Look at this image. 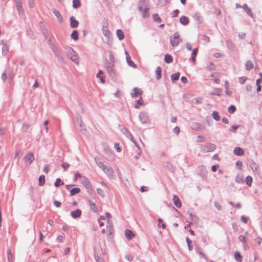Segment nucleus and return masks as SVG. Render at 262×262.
Segmentation results:
<instances>
[{
  "instance_id": "1a4fd4ad",
  "label": "nucleus",
  "mask_w": 262,
  "mask_h": 262,
  "mask_svg": "<svg viewBox=\"0 0 262 262\" xmlns=\"http://www.w3.org/2000/svg\"><path fill=\"white\" fill-rule=\"evenodd\" d=\"M88 203L89 204L91 210H92L95 213H97L99 212L98 207L94 202L89 200L88 201Z\"/></svg>"
},
{
  "instance_id": "37998d69",
  "label": "nucleus",
  "mask_w": 262,
  "mask_h": 262,
  "mask_svg": "<svg viewBox=\"0 0 262 262\" xmlns=\"http://www.w3.org/2000/svg\"><path fill=\"white\" fill-rule=\"evenodd\" d=\"M109 59L111 61V63L113 64V66H114L115 59L114 57L112 51L108 52Z\"/></svg>"
},
{
  "instance_id": "423d86ee",
  "label": "nucleus",
  "mask_w": 262,
  "mask_h": 262,
  "mask_svg": "<svg viewBox=\"0 0 262 262\" xmlns=\"http://www.w3.org/2000/svg\"><path fill=\"white\" fill-rule=\"evenodd\" d=\"M102 32L103 34L108 38H110L111 35V32L108 29V25L106 21H103L102 26Z\"/></svg>"
},
{
  "instance_id": "5fc2aeb1",
  "label": "nucleus",
  "mask_w": 262,
  "mask_h": 262,
  "mask_svg": "<svg viewBox=\"0 0 262 262\" xmlns=\"http://www.w3.org/2000/svg\"><path fill=\"white\" fill-rule=\"evenodd\" d=\"M239 125H232L230 127L229 130L232 132H235L236 130L239 128Z\"/></svg>"
},
{
  "instance_id": "de8ad7c7",
  "label": "nucleus",
  "mask_w": 262,
  "mask_h": 262,
  "mask_svg": "<svg viewBox=\"0 0 262 262\" xmlns=\"http://www.w3.org/2000/svg\"><path fill=\"white\" fill-rule=\"evenodd\" d=\"M235 181L238 183H244L245 182V181L244 180L243 177L239 176H237L236 177Z\"/></svg>"
},
{
  "instance_id": "3c124183",
  "label": "nucleus",
  "mask_w": 262,
  "mask_h": 262,
  "mask_svg": "<svg viewBox=\"0 0 262 262\" xmlns=\"http://www.w3.org/2000/svg\"><path fill=\"white\" fill-rule=\"evenodd\" d=\"M55 55L57 57V58L59 59V60H60V61L63 60V58L60 51L59 52H58L57 53L55 54Z\"/></svg>"
},
{
  "instance_id": "0eeeda50",
  "label": "nucleus",
  "mask_w": 262,
  "mask_h": 262,
  "mask_svg": "<svg viewBox=\"0 0 262 262\" xmlns=\"http://www.w3.org/2000/svg\"><path fill=\"white\" fill-rule=\"evenodd\" d=\"M216 146L212 143H209L207 145L203 146V150L205 152H211L215 150Z\"/></svg>"
},
{
  "instance_id": "69168bd1",
  "label": "nucleus",
  "mask_w": 262,
  "mask_h": 262,
  "mask_svg": "<svg viewBox=\"0 0 262 262\" xmlns=\"http://www.w3.org/2000/svg\"><path fill=\"white\" fill-rule=\"evenodd\" d=\"M214 206L218 210H221L222 209V206L217 202H215L214 203Z\"/></svg>"
},
{
  "instance_id": "72a5a7b5",
  "label": "nucleus",
  "mask_w": 262,
  "mask_h": 262,
  "mask_svg": "<svg viewBox=\"0 0 262 262\" xmlns=\"http://www.w3.org/2000/svg\"><path fill=\"white\" fill-rule=\"evenodd\" d=\"M252 181H253V179H252V178L251 176H248L246 178L245 182L248 186H249V187L251 186Z\"/></svg>"
},
{
  "instance_id": "412c9836",
  "label": "nucleus",
  "mask_w": 262,
  "mask_h": 262,
  "mask_svg": "<svg viewBox=\"0 0 262 262\" xmlns=\"http://www.w3.org/2000/svg\"><path fill=\"white\" fill-rule=\"evenodd\" d=\"M95 161L98 166L101 169H103V167H104L105 165L103 164V163L101 161V159L99 157H95Z\"/></svg>"
},
{
  "instance_id": "e2e57ef3",
  "label": "nucleus",
  "mask_w": 262,
  "mask_h": 262,
  "mask_svg": "<svg viewBox=\"0 0 262 262\" xmlns=\"http://www.w3.org/2000/svg\"><path fill=\"white\" fill-rule=\"evenodd\" d=\"M62 167H63L64 171H66L68 167L70 166V165L68 163H62L61 164Z\"/></svg>"
},
{
  "instance_id": "13d9d810",
  "label": "nucleus",
  "mask_w": 262,
  "mask_h": 262,
  "mask_svg": "<svg viewBox=\"0 0 262 262\" xmlns=\"http://www.w3.org/2000/svg\"><path fill=\"white\" fill-rule=\"evenodd\" d=\"M238 239L239 242H242L243 243H246V239L245 236L244 235H241L238 236Z\"/></svg>"
},
{
  "instance_id": "9b49d317",
  "label": "nucleus",
  "mask_w": 262,
  "mask_h": 262,
  "mask_svg": "<svg viewBox=\"0 0 262 262\" xmlns=\"http://www.w3.org/2000/svg\"><path fill=\"white\" fill-rule=\"evenodd\" d=\"M172 200H173V204L177 207L180 208L181 207V206H182L181 202L180 200L179 199V197L177 195H173Z\"/></svg>"
},
{
  "instance_id": "f03ea898",
  "label": "nucleus",
  "mask_w": 262,
  "mask_h": 262,
  "mask_svg": "<svg viewBox=\"0 0 262 262\" xmlns=\"http://www.w3.org/2000/svg\"><path fill=\"white\" fill-rule=\"evenodd\" d=\"M26 166L30 165L32 162L34 160V154L32 152H29L23 158Z\"/></svg>"
},
{
  "instance_id": "c756f323",
  "label": "nucleus",
  "mask_w": 262,
  "mask_h": 262,
  "mask_svg": "<svg viewBox=\"0 0 262 262\" xmlns=\"http://www.w3.org/2000/svg\"><path fill=\"white\" fill-rule=\"evenodd\" d=\"M45 181H46L45 176L44 175L40 176L38 178V182H39L38 185L40 186H42L45 183Z\"/></svg>"
},
{
  "instance_id": "a211bd4d",
  "label": "nucleus",
  "mask_w": 262,
  "mask_h": 262,
  "mask_svg": "<svg viewBox=\"0 0 262 262\" xmlns=\"http://www.w3.org/2000/svg\"><path fill=\"white\" fill-rule=\"evenodd\" d=\"M180 22L183 25H187L189 24V18L185 16H182L180 18Z\"/></svg>"
},
{
  "instance_id": "ddd939ff",
  "label": "nucleus",
  "mask_w": 262,
  "mask_h": 262,
  "mask_svg": "<svg viewBox=\"0 0 262 262\" xmlns=\"http://www.w3.org/2000/svg\"><path fill=\"white\" fill-rule=\"evenodd\" d=\"M72 217L74 219L79 217L81 215V211L79 209H77L71 212Z\"/></svg>"
},
{
  "instance_id": "79ce46f5",
  "label": "nucleus",
  "mask_w": 262,
  "mask_h": 262,
  "mask_svg": "<svg viewBox=\"0 0 262 262\" xmlns=\"http://www.w3.org/2000/svg\"><path fill=\"white\" fill-rule=\"evenodd\" d=\"M7 257L9 262H13L14 258L12 253L11 252L10 250L7 251Z\"/></svg>"
},
{
  "instance_id": "f704fd0d",
  "label": "nucleus",
  "mask_w": 262,
  "mask_h": 262,
  "mask_svg": "<svg viewBox=\"0 0 262 262\" xmlns=\"http://www.w3.org/2000/svg\"><path fill=\"white\" fill-rule=\"evenodd\" d=\"M81 5L80 0H73V7L74 9H77L80 7Z\"/></svg>"
},
{
  "instance_id": "6e6552de",
  "label": "nucleus",
  "mask_w": 262,
  "mask_h": 262,
  "mask_svg": "<svg viewBox=\"0 0 262 262\" xmlns=\"http://www.w3.org/2000/svg\"><path fill=\"white\" fill-rule=\"evenodd\" d=\"M125 55H126V61L127 62V64L129 66L133 67V68H136L137 66L136 64L131 59V57L129 56V54L128 53L127 51H125Z\"/></svg>"
},
{
  "instance_id": "cd10ccee",
  "label": "nucleus",
  "mask_w": 262,
  "mask_h": 262,
  "mask_svg": "<svg viewBox=\"0 0 262 262\" xmlns=\"http://www.w3.org/2000/svg\"><path fill=\"white\" fill-rule=\"evenodd\" d=\"M180 76V73L178 72L174 74H172L171 75V80L172 82H175L176 81L179 79Z\"/></svg>"
},
{
  "instance_id": "bf43d9fd",
  "label": "nucleus",
  "mask_w": 262,
  "mask_h": 262,
  "mask_svg": "<svg viewBox=\"0 0 262 262\" xmlns=\"http://www.w3.org/2000/svg\"><path fill=\"white\" fill-rule=\"evenodd\" d=\"M201 39L205 41H206V42H209V37L206 35H201Z\"/></svg>"
},
{
  "instance_id": "4468645a",
  "label": "nucleus",
  "mask_w": 262,
  "mask_h": 262,
  "mask_svg": "<svg viewBox=\"0 0 262 262\" xmlns=\"http://www.w3.org/2000/svg\"><path fill=\"white\" fill-rule=\"evenodd\" d=\"M233 152L235 155L241 156L244 154V150L240 147H236L234 149Z\"/></svg>"
},
{
  "instance_id": "7ed1b4c3",
  "label": "nucleus",
  "mask_w": 262,
  "mask_h": 262,
  "mask_svg": "<svg viewBox=\"0 0 262 262\" xmlns=\"http://www.w3.org/2000/svg\"><path fill=\"white\" fill-rule=\"evenodd\" d=\"M68 55L70 56L71 60L75 62L78 63V56L75 51L71 48H69L68 51Z\"/></svg>"
},
{
  "instance_id": "6e6d98bb",
  "label": "nucleus",
  "mask_w": 262,
  "mask_h": 262,
  "mask_svg": "<svg viewBox=\"0 0 262 262\" xmlns=\"http://www.w3.org/2000/svg\"><path fill=\"white\" fill-rule=\"evenodd\" d=\"M235 165L236 166V167L239 169H242V166H243V163L242 162L240 161H237L236 162V163H235Z\"/></svg>"
},
{
  "instance_id": "f3484780",
  "label": "nucleus",
  "mask_w": 262,
  "mask_h": 262,
  "mask_svg": "<svg viewBox=\"0 0 262 262\" xmlns=\"http://www.w3.org/2000/svg\"><path fill=\"white\" fill-rule=\"evenodd\" d=\"M198 52V48H195L193 49L192 52L191 53V57L190 59V60L192 61L193 62H194L196 60L195 56L197 55Z\"/></svg>"
},
{
  "instance_id": "338daca9",
  "label": "nucleus",
  "mask_w": 262,
  "mask_h": 262,
  "mask_svg": "<svg viewBox=\"0 0 262 262\" xmlns=\"http://www.w3.org/2000/svg\"><path fill=\"white\" fill-rule=\"evenodd\" d=\"M232 226L234 232H236L238 231V226L235 223H232Z\"/></svg>"
},
{
  "instance_id": "a878e982",
  "label": "nucleus",
  "mask_w": 262,
  "mask_h": 262,
  "mask_svg": "<svg viewBox=\"0 0 262 262\" xmlns=\"http://www.w3.org/2000/svg\"><path fill=\"white\" fill-rule=\"evenodd\" d=\"M172 60H173V57L171 55H170L169 54H166L165 55L164 61L166 63H170L172 62Z\"/></svg>"
},
{
  "instance_id": "c03bdc74",
  "label": "nucleus",
  "mask_w": 262,
  "mask_h": 262,
  "mask_svg": "<svg viewBox=\"0 0 262 262\" xmlns=\"http://www.w3.org/2000/svg\"><path fill=\"white\" fill-rule=\"evenodd\" d=\"M236 107L234 105H231L229 106L228 108V112L230 114H233L236 111Z\"/></svg>"
},
{
  "instance_id": "a19ab883",
  "label": "nucleus",
  "mask_w": 262,
  "mask_h": 262,
  "mask_svg": "<svg viewBox=\"0 0 262 262\" xmlns=\"http://www.w3.org/2000/svg\"><path fill=\"white\" fill-rule=\"evenodd\" d=\"M8 51V47L7 46V45L6 43H4L3 45V47H2V54H3V56L6 55Z\"/></svg>"
},
{
  "instance_id": "58836bf2",
  "label": "nucleus",
  "mask_w": 262,
  "mask_h": 262,
  "mask_svg": "<svg viewBox=\"0 0 262 262\" xmlns=\"http://www.w3.org/2000/svg\"><path fill=\"white\" fill-rule=\"evenodd\" d=\"M80 130L83 134H85L87 132V130L84 127V125L81 120H80Z\"/></svg>"
},
{
  "instance_id": "b1692460",
  "label": "nucleus",
  "mask_w": 262,
  "mask_h": 262,
  "mask_svg": "<svg viewBox=\"0 0 262 262\" xmlns=\"http://www.w3.org/2000/svg\"><path fill=\"white\" fill-rule=\"evenodd\" d=\"M161 68L160 67H157L156 69V78L159 80L161 78Z\"/></svg>"
},
{
  "instance_id": "2eb2a0df",
  "label": "nucleus",
  "mask_w": 262,
  "mask_h": 262,
  "mask_svg": "<svg viewBox=\"0 0 262 262\" xmlns=\"http://www.w3.org/2000/svg\"><path fill=\"white\" fill-rule=\"evenodd\" d=\"M16 7L20 15L24 14V10L22 7V4L21 2L18 1L16 2Z\"/></svg>"
},
{
  "instance_id": "dca6fc26",
  "label": "nucleus",
  "mask_w": 262,
  "mask_h": 262,
  "mask_svg": "<svg viewBox=\"0 0 262 262\" xmlns=\"http://www.w3.org/2000/svg\"><path fill=\"white\" fill-rule=\"evenodd\" d=\"M125 236L128 240L132 239L134 236L135 234L133 232L129 229H126L125 231Z\"/></svg>"
},
{
  "instance_id": "864d4df0",
  "label": "nucleus",
  "mask_w": 262,
  "mask_h": 262,
  "mask_svg": "<svg viewBox=\"0 0 262 262\" xmlns=\"http://www.w3.org/2000/svg\"><path fill=\"white\" fill-rule=\"evenodd\" d=\"M246 80L247 77L245 76H243L238 78V82L241 84L244 83Z\"/></svg>"
},
{
  "instance_id": "a18cd8bd",
  "label": "nucleus",
  "mask_w": 262,
  "mask_h": 262,
  "mask_svg": "<svg viewBox=\"0 0 262 262\" xmlns=\"http://www.w3.org/2000/svg\"><path fill=\"white\" fill-rule=\"evenodd\" d=\"M149 8H146L144 9V10L141 12H142V15L143 18H147L149 16V14L147 13L148 11Z\"/></svg>"
},
{
  "instance_id": "f257e3e1",
  "label": "nucleus",
  "mask_w": 262,
  "mask_h": 262,
  "mask_svg": "<svg viewBox=\"0 0 262 262\" xmlns=\"http://www.w3.org/2000/svg\"><path fill=\"white\" fill-rule=\"evenodd\" d=\"M182 41V39L180 38L179 33L177 32L173 35V37H171L170 39V43L172 47H175L180 44Z\"/></svg>"
},
{
  "instance_id": "aec40b11",
  "label": "nucleus",
  "mask_w": 262,
  "mask_h": 262,
  "mask_svg": "<svg viewBox=\"0 0 262 262\" xmlns=\"http://www.w3.org/2000/svg\"><path fill=\"white\" fill-rule=\"evenodd\" d=\"M53 12L54 14V15L57 17L58 21L60 23H62L63 21V18L60 12L56 9H54L53 10Z\"/></svg>"
},
{
  "instance_id": "4d7b16f0",
  "label": "nucleus",
  "mask_w": 262,
  "mask_h": 262,
  "mask_svg": "<svg viewBox=\"0 0 262 262\" xmlns=\"http://www.w3.org/2000/svg\"><path fill=\"white\" fill-rule=\"evenodd\" d=\"M50 47L54 54H56L59 51L58 48L54 45H52V46Z\"/></svg>"
},
{
  "instance_id": "9d476101",
  "label": "nucleus",
  "mask_w": 262,
  "mask_h": 262,
  "mask_svg": "<svg viewBox=\"0 0 262 262\" xmlns=\"http://www.w3.org/2000/svg\"><path fill=\"white\" fill-rule=\"evenodd\" d=\"M70 26L72 28H76L78 26L79 22L74 16H71L70 18Z\"/></svg>"
},
{
  "instance_id": "c85d7f7f",
  "label": "nucleus",
  "mask_w": 262,
  "mask_h": 262,
  "mask_svg": "<svg viewBox=\"0 0 262 262\" xmlns=\"http://www.w3.org/2000/svg\"><path fill=\"white\" fill-rule=\"evenodd\" d=\"M80 192V189L79 188H78V187L73 188L70 191V195L71 196H73V195H75L76 194H78Z\"/></svg>"
},
{
  "instance_id": "473e14b6",
  "label": "nucleus",
  "mask_w": 262,
  "mask_h": 262,
  "mask_svg": "<svg viewBox=\"0 0 262 262\" xmlns=\"http://www.w3.org/2000/svg\"><path fill=\"white\" fill-rule=\"evenodd\" d=\"M71 38L74 40H77L78 39V32L77 30H74L73 31L71 35Z\"/></svg>"
},
{
  "instance_id": "4be33fe9",
  "label": "nucleus",
  "mask_w": 262,
  "mask_h": 262,
  "mask_svg": "<svg viewBox=\"0 0 262 262\" xmlns=\"http://www.w3.org/2000/svg\"><path fill=\"white\" fill-rule=\"evenodd\" d=\"M193 17L194 19L197 21L199 24H201L203 21V18L201 14L199 12L195 13Z\"/></svg>"
},
{
  "instance_id": "49530a36",
  "label": "nucleus",
  "mask_w": 262,
  "mask_h": 262,
  "mask_svg": "<svg viewBox=\"0 0 262 262\" xmlns=\"http://www.w3.org/2000/svg\"><path fill=\"white\" fill-rule=\"evenodd\" d=\"M186 241L188 245L189 250L191 251L193 249V247L191 245V244L192 243L191 241L188 237H186Z\"/></svg>"
},
{
  "instance_id": "c9c22d12",
  "label": "nucleus",
  "mask_w": 262,
  "mask_h": 262,
  "mask_svg": "<svg viewBox=\"0 0 262 262\" xmlns=\"http://www.w3.org/2000/svg\"><path fill=\"white\" fill-rule=\"evenodd\" d=\"M124 129L125 132L124 133V134H126V136H127V135H128L129 136H130L132 137V138H131L132 141L136 144V146L138 148V149H140L139 146L137 144L136 141L134 140V138L133 137L130 133L125 128H124Z\"/></svg>"
},
{
  "instance_id": "680f3d73",
  "label": "nucleus",
  "mask_w": 262,
  "mask_h": 262,
  "mask_svg": "<svg viewBox=\"0 0 262 262\" xmlns=\"http://www.w3.org/2000/svg\"><path fill=\"white\" fill-rule=\"evenodd\" d=\"M245 11L246 12V13H247V14L250 16V17H253V14L252 12V11L251 10L248 8L247 9H246V10H245Z\"/></svg>"
},
{
  "instance_id": "2f4dec72",
  "label": "nucleus",
  "mask_w": 262,
  "mask_h": 262,
  "mask_svg": "<svg viewBox=\"0 0 262 262\" xmlns=\"http://www.w3.org/2000/svg\"><path fill=\"white\" fill-rule=\"evenodd\" d=\"M245 67L246 70L249 71L253 68V64L251 61L248 60L245 63Z\"/></svg>"
},
{
  "instance_id": "bb28decb",
  "label": "nucleus",
  "mask_w": 262,
  "mask_h": 262,
  "mask_svg": "<svg viewBox=\"0 0 262 262\" xmlns=\"http://www.w3.org/2000/svg\"><path fill=\"white\" fill-rule=\"evenodd\" d=\"M191 128L195 130H199L201 129V124L198 122H193L191 124Z\"/></svg>"
},
{
  "instance_id": "774afa93",
  "label": "nucleus",
  "mask_w": 262,
  "mask_h": 262,
  "mask_svg": "<svg viewBox=\"0 0 262 262\" xmlns=\"http://www.w3.org/2000/svg\"><path fill=\"white\" fill-rule=\"evenodd\" d=\"M95 257L97 262H102V259L98 255V254H95Z\"/></svg>"
},
{
  "instance_id": "e433bc0d",
  "label": "nucleus",
  "mask_w": 262,
  "mask_h": 262,
  "mask_svg": "<svg viewBox=\"0 0 262 262\" xmlns=\"http://www.w3.org/2000/svg\"><path fill=\"white\" fill-rule=\"evenodd\" d=\"M212 117L215 121H219L220 120V117L219 113L216 111H213L212 112Z\"/></svg>"
},
{
  "instance_id": "39448f33",
  "label": "nucleus",
  "mask_w": 262,
  "mask_h": 262,
  "mask_svg": "<svg viewBox=\"0 0 262 262\" xmlns=\"http://www.w3.org/2000/svg\"><path fill=\"white\" fill-rule=\"evenodd\" d=\"M81 183L87 189L88 192H90V191L92 190L91 184L86 177H83L81 181Z\"/></svg>"
},
{
  "instance_id": "ea45409f",
  "label": "nucleus",
  "mask_w": 262,
  "mask_h": 262,
  "mask_svg": "<svg viewBox=\"0 0 262 262\" xmlns=\"http://www.w3.org/2000/svg\"><path fill=\"white\" fill-rule=\"evenodd\" d=\"M152 18L154 21L157 22L158 23H160L161 21V19L157 13L154 14L152 15Z\"/></svg>"
},
{
  "instance_id": "6ab92c4d",
  "label": "nucleus",
  "mask_w": 262,
  "mask_h": 262,
  "mask_svg": "<svg viewBox=\"0 0 262 262\" xmlns=\"http://www.w3.org/2000/svg\"><path fill=\"white\" fill-rule=\"evenodd\" d=\"M103 171L108 176L112 175L113 169L112 168L108 166L105 165L104 167H103Z\"/></svg>"
},
{
  "instance_id": "f8f14e48",
  "label": "nucleus",
  "mask_w": 262,
  "mask_h": 262,
  "mask_svg": "<svg viewBox=\"0 0 262 262\" xmlns=\"http://www.w3.org/2000/svg\"><path fill=\"white\" fill-rule=\"evenodd\" d=\"M133 91V93H130V95L133 98H135L139 95H142V91L138 88H134Z\"/></svg>"
},
{
  "instance_id": "0e129e2a",
  "label": "nucleus",
  "mask_w": 262,
  "mask_h": 262,
  "mask_svg": "<svg viewBox=\"0 0 262 262\" xmlns=\"http://www.w3.org/2000/svg\"><path fill=\"white\" fill-rule=\"evenodd\" d=\"M1 78L2 79V80L3 81V82H5L6 80L7 79V76L6 75V71H5L4 72H3L2 74V76H1Z\"/></svg>"
},
{
  "instance_id": "603ef678",
  "label": "nucleus",
  "mask_w": 262,
  "mask_h": 262,
  "mask_svg": "<svg viewBox=\"0 0 262 262\" xmlns=\"http://www.w3.org/2000/svg\"><path fill=\"white\" fill-rule=\"evenodd\" d=\"M108 73L109 74L110 76L112 77H114L115 76V72L113 68H111L110 70L107 71Z\"/></svg>"
},
{
  "instance_id": "7c9ffc66",
  "label": "nucleus",
  "mask_w": 262,
  "mask_h": 262,
  "mask_svg": "<svg viewBox=\"0 0 262 262\" xmlns=\"http://www.w3.org/2000/svg\"><path fill=\"white\" fill-rule=\"evenodd\" d=\"M222 89L219 88H215L213 92H212L210 94L212 95H217L220 96L221 95Z\"/></svg>"
},
{
  "instance_id": "20e7f679",
  "label": "nucleus",
  "mask_w": 262,
  "mask_h": 262,
  "mask_svg": "<svg viewBox=\"0 0 262 262\" xmlns=\"http://www.w3.org/2000/svg\"><path fill=\"white\" fill-rule=\"evenodd\" d=\"M139 119L142 124H149L150 120L146 113L141 112L139 114Z\"/></svg>"
},
{
  "instance_id": "393cba45",
  "label": "nucleus",
  "mask_w": 262,
  "mask_h": 262,
  "mask_svg": "<svg viewBox=\"0 0 262 262\" xmlns=\"http://www.w3.org/2000/svg\"><path fill=\"white\" fill-rule=\"evenodd\" d=\"M234 258L237 261L241 262L243 260V256H242L240 252L238 251H235L234 252Z\"/></svg>"
},
{
  "instance_id": "5701e85b",
  "label": "nucleus",
  "mask_w": 262,
  "mask_h": 262,
  "mask_svg": "<svg viewBox=\"0 0 262 262\" xmlns=\"http://www.w3.org/2000/svg\"><path fill=\"white\" fill-rule=\"evenodd\" d=\"M116 35L119 40H122L124 38V35L121 29H118L116 31Z\"/></svg>"
},
{
  "instance_id": "09e8293b",
  "label": "nucleus",
  "mask_w": 262,
  "mask_h": 262,
  "mask_svg": "<svg viewBox=\"0 0 262 262\" xmlns=\"http://www.w3.org/2000/svg\"><path fill=\"white\" fill-rule=\"evenodd\" d=\"M188 214H189V219L192 221H195V219L196 218V216L195 214H193L192 212L190 211H188L187 212Z\"/></svg>"
},
{
  "instance_id": "4c0bfd02",
  "label": "nucleus",
  "mask_w": 262,
  "mask_h": 262,
  "mask_svg": "<svg viewBox=\"0 0 262 262\" xmlns=\"http://www.w3.org/2000/svg\"><path fill=\"white\" fill-rule=\"evenodd\" d=\"M63 182H62L60 178H57L56 179L55 182L54 183V185L56 187H58L61 185H63Z\"/></svg>"
},
{
  "instance_id": "052dcab7",
  "label": "nucleus",
  "mask_w": 262,
  "mask_h": 262,
  "mask_svg": "<svg viewBox=\"0 0 262 262\" xmlns=\"http://www.w3.org/2000/svg\"><path fill=\"white\" fill-rule=\"evenodd\" d=\"M29 128V125L27 124H24L21 127V131L23 132H26Z\"/></svg>"
},
{
  "instance_id": "8fccbe9b",
  "label": "nucleus",
  "mask_w": 262,
  "mask_h": 262,
  "mask_svg": "<svg viewBox=\"0 0 262 262\" xmlns=\"http://www.w3.org/2000/svg\"><path fill=\"white\" fill-rule=\"evenodd\" d=\"M145 0H140L138 3V9L140 12H142L144 9L142 8L141 4L144 2Z\"/></svg>"
}]
</instances>
